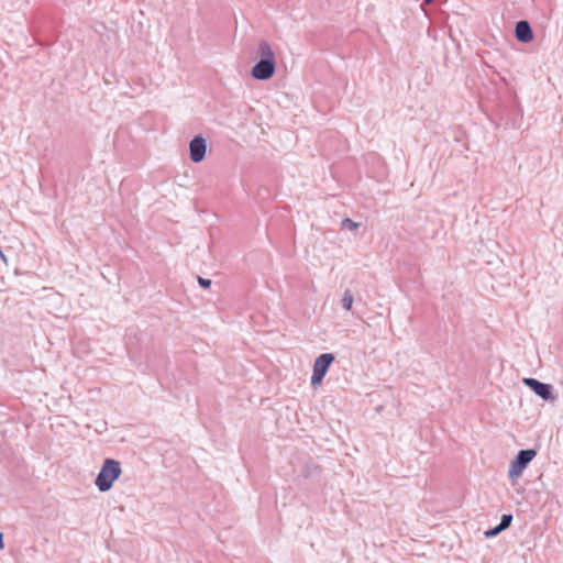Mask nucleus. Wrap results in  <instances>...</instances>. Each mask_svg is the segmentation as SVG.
Returning <instances> with one entry per match:
<instances>
[{"instance_id": "nucleus-5", "label": "nucleus", "mask_w": 563, "mask_h": 563, "mask_svg": "<svg viewBox=\"0 0 563 563\" xmlns=\"http://www.w3.org/2000/svg\"><path fill=\"white\" fill-rule=\"evenodd\" d=\"M276 70V62H268L258 59V62L252 67L251 75L257 80L271 79Z\"/></svg>"}, {"instance_id": "nucleus-13", "label": "nucleus", "mask_w": 563, "mask_h": 563, "mask_svg": "<svg viewBox=\"0 0 563 563\" xmlns=\"http://www.w3.org/2000/svg\"><path fill=\"white\" fill-rule=\"evenodd\" d=\"M198 283L205 289H207V288H209L211 286V280L210 279H207V278H203V277H200V276H198Z\"/></svg>"}, {"instance_id": "nucleus-14", "label": "nucleus", "mask_w": 563, "mask_h": 563, "mask_svg": "<svg viewBox=\"0 0 563 563\" xmlns=\"http://www.w3.org/2000/svg\"><path fill=\"white\" fill-rule=\"evenodd\" d=\"M4 548V543H3V533L0 532V550H2Z\"/></svg>"}, {"instance_id": "nucleus-9", "label": "nucleus", "mask_w": 563, "mask_h": 563, "mask_svg": "<svg viewBox=\"0 0 563 563\" xmlns=\"http://www.w3.org/2000/svg\"><path fill=\"white\" fill-rule=\"evenodd\" d=\"M353 301H354V298H353V295L351 292V290L346 289L343 294V297L341 299V303H342V307L343 309H345L346 311H351L352 310V306H353Z\"/></svg>"}, {"instance_id": "nucleus-8", "label": "nucleus", "mask_w": 563, "mask_h": 563, "mask_svg": "<svg viewBox=\"0 0 563 563\" xmlns=\"http://www.w3.org/2000/svg\"><path fill=\"white\" fill-rule=\"evenodd\" d=\"M256 57L258 59H263V60L276 62L275 53H274L271 44L265 40L260 41L258 47L256 51Z\"/></svg>"}, {"instance_id": "nucleus-16", "label": "nucleus", "mask_w": 563, "mask_h": 563, "mask_svg": "<svg viewBox=\"0 0 563 563\" xmlns=\"http://www.w3.org/2000/svg\"><path fill=\"white\" fill-rule=\"evenodd\" d=\"M0 256H1L2 258H4V255H3V253H2V251H1V250H0Z\"/></svg>"}, {"instance_id": "nucleus-10", "label": "nucleus", "mask_w": 563, "mask_h": 563, "mask_svg": "<svg viewBox=\"0 0 563 563\" xmlns=\"http://www.w3.org/2000/svg\"><path fill=\"white\" fill-rule=\"evenodd\" d=\"M360 227V223L353 221L352 219L350 218H345L341 221V229L342 230H350V231H354L356 229H358Z\"/></svg>"}, {"instance_id": "nucleus-12", "label": "nucleus", "mask_w": 563, "mask_h": 563, "mask_svg": "<svg viewBox=\"0 0 563 563\" xmlns=\"http://www.w3.org/2000/svg\"><path fill=\"white\" fill-rule=\"evenodd\" d=\"M501 531H504L503 529H500V527L497 525L496 527H494L493 529H489L485 532V536L487 538H492V537H495L497 534H499Z\"/></svg>"}, {"instance_id": "nucleus-15", "label": "nucleus", "mask_w": 563, "mask_h": 563, "mask_svg": "<svg viewBox=\"0 0 563 563\" xmlns=\"http://www.w3.org/2000/svg\"><path fill=\"white\" fill-rule=\"evenodd\" d=\"M427 4L432 3L434 0H423Z\"/></svg>"}, {"instance_id": "nucleus-2", "label": "nucleus", "mask_w": 563, "mask_h": 563, "mask_svg": "<svg viewBox=\"0 0 563 563\" xmlns=\"http://www.w3.org/2000/svg\"><path fill=\"white\" fill-rule=\"evenodd\" d=\"M537 451L533 449L520 450L515 459L510 462L508 475L515 481L521 476L523 470L536 457Z\"/></svg>"}, {"instance_id": "nucleus-3", "label": "nucleus", "mask_w": 563, "mask_h": 563, "mask_svg": "<svg viewBox=\"0 0 563 563\" xmlns=\"http://www.w3.org/2000/svg\"><path fill=\"white\" fill-rule=\"evenodd\" d=\"M334 358L332 353H323L316 358L311 376V385L313 387L321 384Z\"/></svg>"}, {"instance_id": "nucleus-4", "label": "nucleus", "mask_w": 563, "mask_h": 563, "mask_svg": "<svg viewBox=\"0 0 563 563\" xmlns=\"http://www.w3.org/2000/svg\"><path fill=\"white\" fill-rule=\"evenodd\" d=\"M523 384L543 400H556V396L553 395V387L550 384L542 383L536 378H523Z\"/></svg>"}, {"instance_id": "nucleus-7", "label": "nucleus", "mask_w": 563, "mask_h": 563, "mask_svg": "<svg viewBox=\"0 0 563 563\" xmlns=\"http://www.w3.org/2000/svg\"><path fill=\"white\" fill-rule=\"evenodd\" d=\"M516 38L521 43H529L533 40V31L528 21L521 20L516 23Z\"/></svg>"}, {"instance_id": "nucleus-1", "label": "nucleus", "mask_w": 563, "mask_h": 563, "mask_svg": "<svg viewBox=\"0 0 563 563\" xmlns=\"http://www.w3.org/2000/svg\"><path fill=\"white\" fill-rule=\"evenodd\" d=\"M122 473L121 464L113 459H106L95 481L96 486L102 493L111 489L113 483Z\"/></svg>"}, {"instance_id": "nucleus-11", "label": "nucleus", "mask_w": 563, "mask_h": 563, "mask_svg": "<svg viewBox=\"0 0 563 563\" xmlns=\"http://www.w3.org/2000/svg\"><path fill=\"white\" fill-rule=\"evenodd\" d=\"M511 521H512V515H503L498 526L500 527V529L506 530L507 528L510 527Z\"/></svg>"}, {"instance_id": "nucleus-6", "label": "nucleus", "mask_w": 563, "mask_h": 563, "mask_svg": "<svg viewBox=\"0 0 563 563\" xmlns=\"http://www.w3.org/2000/svg\"><path fill=\"white\" fill-rule=\"evenodd\" d=\"M207 151L206 140L197 135L189 143V157L194 163H200L205 156Z\"/></svg>"}]
</instances>
